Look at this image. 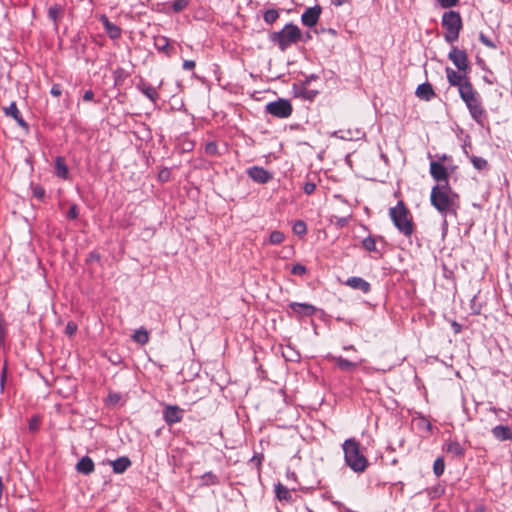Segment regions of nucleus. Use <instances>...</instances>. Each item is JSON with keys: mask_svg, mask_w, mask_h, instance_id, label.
Segmentation results:
<instances>
[{"mask_svg": "<svg viewBox=\"0 0 512 512\" xmlns=\"http://www.w3.org/2000/svg\"><path fill=\"white\" fill-rule=\"evenodd\" d=\"M430 203L444 218L446 224L447 216L457 217L460 209V196L449 184H436L431 189Z\"/></svg>", "mask_w": 512, "mask_h": 512, "instance_id": "nucleus-1", "label": "nucleus"}, {"mask_svg": "<svg viewBox=\"0 0 512 512\" xmlns=\"http://www.w3.org/2000/svg\"><path fill=\"white\" fill-rule=\"evenodd\" d=\"M465 103L471 118L479 125L484 126L488 120L487 111L484 108L482 97L473 85L461 89L459 94Z\"/></svg>", "mask_w": 512, "mask_h": 512, "instance_id": "nucleus-2", "label": "nucleus"}, {"mask_svg": "<svg viewBox=\"0 0 512 512\" xmlns=\"http://www.w3.org/2000/svg\"><path fill=\"white\" fill-rule=\"evenodd\" d=\"M346 465L355 473H362L368 467V460L361 450V444L355 438H349L342 444Z\"/></svg>", "mask_w": 512, "mask_h": 512, "instance_id": "nucleus-3", "label": "nucleus"}, {"mask_svg": "<svg viewBox=\"0 0 512 512\" xmlns=\"http://www.w3.org/2000/svg\"><path fill=\"white\" fill-rule=\"evenodd\" d=\"M389 216L400 233L410 237L414 232V223L410 211L402 200L397 205L389 209Z\"/></svg>", "mask_w": 512, "mask_h": 512, "instance_id": "nucleus-4", "label": "nucleus"}, {"mask_svg": "<svg viewBox=\"0 0 512 512\" xmlns=\"http://www.w3.org/2000/svg\"><path fill=\"white\" fill-rule=\"evenodd\" d=\"M441 25L445 29V41L450 44L456 42L463 27L460 13L454 10L444 12L441 19Z\"/></svg>", "mask_w": 512, "mask_h": 512, "instance_id": "nucleus-5", "label": "nucleus"}, {"mask_svg": "<svg viewBox=\"0 0 512 512\" xmlns=\"http://www.w3.org/2000/svg\"><path fill=\"white\" fill-rule=\"evenodd\" d=\"M301 38V30L298 26L288 23L280 31L270 34V40L276 44L281 51H285L292 44L297 43Z\"/></svg>", "mask_w": 512, "mask_h": 512, "instance_id": "nucleus-6", "label": "nucleus"}, {"mask_svg": "<svg viewBox=\"0 0 512 512\" xmlns=\"http://www.w3.org/2000/svg\"><path fill=\"white\" fill-rule=\"evenodd\" d=\"M265 112L280 119H285L291 116L293 107L288 99L279 98L276 101L269 102L265 106Z\"/></svg>", "mask_w": 512, "mask_h": 512, "instance_id": "nucleus-7", "label": "nucleus"}, {"mask_svg": "<svg viewBox=\"0 0 512 512\" xmlns=\"http://www.w3.org/2000/svg\"><path fill=\"white\" fill-rule=\"evenodd\" d=\"M445 72L448 83L450 86L457 87L459 94L461 93V89H465V87L473 85L467 75V72L455 71L450 67H447Z\"/></svg>", "mask_w": 512, "mask_h": 512, "instance_id": "nucleus-8", "label": "nucleus"}, {"mask_svg": "<svg viewBox=\"0 0 512 512\" xmlns=\"http://www.w3.org/2000/svg\"><path fill=\"white\" fill-rule=\"evenodd\" d=\"M448 59L457 67L459 71L467 72L469 69V61L465 50H461L456 46H452Z\"/></svg>", "mask_w": 512, "mask_h": 512, "instance_id": "nucleus-9", "label": "nucleus"}, {"mask_svg": "<svg viewBox=\"0 0 512 512\" xmlns=\"http://www.w3.org/2000/svg\"><path fill=\"white\" fill-rule=\"evenodd\" d=\"M184 410L177 405H166L163 410V419L169 425H174L182 421Z\"/></svg>", "mask_w": 512, "mask_h": 512, "instance_id": "nucleus-10", "label": "nucleus"}, {"mask_svg": "<svg viewBox=\"0 0 512 512\" xmlns=\"http://www.w3.org/2000/svg\"><path fill=\"white\" fill-rule=\"evenodd\" d=\"M246 172L247 175L258 184H266L273 178L271 172L260 166H252L248 168Z\"/></svg>", "mask_w": 512, "mask_h": 512, "instance_id": "nucleus-11", "label": "nucleus"}, {"mask_svg": "<svg viewBox=\"0 0 512 512\" xmlns=\"http://www.w3.org/2000/svg\"><path fill=\"white\" fill-rule=\"evenodd\" d=\"M430 174L437 184H449L447 168L438 161H431Z\"/></svg>", "mask_w": 512, "mask_h": 512, "instance_id": "nucleus-12", "label": "nucleus"}, {"mask_svg": "<svg viewBox=\"0 0 512 512\" xmlns=\"http://www.w3.org/2000/svg\"><path fill=\"white\" fill-rule=\"evenodd\" d=\"M321 14V7L316 5L314 7L307 8L301 15V21L303 25L307 27H313L317 24Z\"/></svg>", "mask_w": 512, "mask_h": 512, "instance_id": "nucleus-13", "label": "nucleus"}, {"mask_svg": "<svg viewBox=\"0 0 512 512\" xmlns=\"http://www.w3.org/2000/svg\"><path fill=\"white\" fill-rule=\"evenodd\" d=\"M154 47L158 52L164 53L170 57L174 53V48L170 45V40L163 35L154 36Z\"/></svg>", "mask_w": 512, "mask_h": 512, "instance_id": "nucleus-14", "label": "nucleus"}, {"mask_svg": "<svg viewBox=\"0 0 512 512\" xmlns=\"http://www.w3.org/2000/svg\"><path fill=\"white\" fill-rule=\"evenodd\" d=\"M345 285L354 289V290H360L363 293L367 294L371 291V285L368 281L361 277L353 276L349 277L345 281Z\"/></svg>", "mask_w": 512, "mask_h": 512, "instance_id": "nucleus-15", "label": "nucleus"}, {"mask_svg": "<svg viewBox=\"0 0 512 512\" xmlns=\"http://www.w3.org/2000/svg\"><path fill=\"white\" fill-rule=\"evenodd\" d=\"M288 307L292 312L301 316H312L316 312V308L308 303L291 302Z\"/></svg>", "mask_w": 512, "mask_h": 512, "instance_id": "nucleus-16", "label": "nucleus"}, {"mask_svg": "<svg viewBox=\"0 0 512 512\" xmlns=\"http://www.w3.org/2000/svg\"><path fill=\"white\" fill-rule=\"evenodd\" d=\"M100 22L111 39H118L121 36V28L112 23L106 15L100 16Z\"/></svg>", "mask_w": 512, "mask_h": 512, "instance_id": "nucleus-17", "label": "nucleus"}, {"mask_svg": "<svg viewBox=\"0 0 512 512\" xmlns=\"http://www.w3.org/2000/svg\"><path fill=\"white\" fill-rule=\"evenodd\" d=\"M3 111L5 113L6 116H10L12 117L16 122L17 124L20 126V127H23V128H28V124L27 122L23 119L17 105L15 102H12L9 107H5L3 108Z\"/></svg>", "mask_w": 512, "mask_h": 512, "instance_id": "nucleus-18", "label": "nucleus"}, {"mask_svg": "<svg viewBox=\"0 0 512 512\" xmlns=\"http://www.w3.org/2000/svg\"><path fill=\"white\" fill-rule=\"evenodd\" d=\"M328 358L335 363V365L345 372H351L357 368V363L343 358L342 356L328 355Z\"/></svg>", "mask_w": 512, "mask_h": 512, "instance_id": "nucleus-19", "label": "nucleus"}, {"mask_svg": "<svg viewBox=\"0 0 512 512\" xmlns=\"http://www.w3.org/2000/svg\"><path fill=\"white\" fill-rule=\"evenodd\" d=\"M491 433L498 441L512 440V430L507 425H497L492 428Z\"/></svg>", "mask_w": 512, "mask_h": 512, "instance_id": "nucleus-20", "label": "nucleus"}, {"mask_svg": "<svg viewBox=\"0 0 512 512\" xmlns=\"http://www.w3.org/2000/svg\"><path fill=\"white\" fill-rule=\"evenodd\" d=\"M76 470L83 475H90L95 470L93 460L89 456H83L76 464Z\"/></svg>", "mask_w": 512, "mask_h": 512, "instance_id": "nucleus-21", "label": "nucleus"}, {"mask_svg": "<svg viewBox=\"0 0 512 512\" xmlns=\"http://www.w3.org/2000/svg\"><path fill=\"white\" fill-rule=\"evenodd\" d=\"M137 89L144 94L152 102H156L159 98L157 90L144 80L137 84Z\"/></svg>", "mask_w": 512, "mask_h": 512, "instance_id": "nucleus-22", "label": "nucleus"}, {"mask_svg": "<svg viewBox=\"0 0 512 512\" xmlns=\"http://www.w3.org/2000/svg\"><path fill=\"white\" fill-rule=\"evenodd\" d=\"M415 94L419 99L425 100V101H429L435 96L433 87L428 82L420 84L416 88Z\"/></svg>", "mask_w": 512, "mask_h": 512, "instance_id": "nucleus-23", "label": "nucleus"}, {"mask_svg": "<svg viewBox=\"0 0 512 512\" xmlns=\"http://www.w3.org/2000/svg\"><path fill=\"white\" fill-rule=\"evenodd\" d=\"M444 449L455 457H463L465 454V448L457 440H448Z\"/></svg>", "mask_w": 512, "mask_h": 512, "instance_id": "nucleus-24", "label": "nucleus"}, {"mask_svg": "<svg viewBox=\"0 0 512 512\" xmlns=\"http://www.w3.org/2000/svg\"><path fill=\"white\" fill-rule=\"evenodd\" d=\"M55 175L61 179H68L69 170L68 166L65 163V159L61 156L56 157L55 159Z\"/></svg>", "mask_w": 512, "mask_h": 512, "instance_id": "nucleus-25", "label": "nucleus"}, {"mask_svg": "<svg viewBox=\"0 0 512 512\" xmlns=\"http://www.w3.org/2000/svg\"><path fill=\"white\" fill-rule=\"evenodd\" d=\"M111 464L114 473L122 474L131 466V461L128 457L122 456L112 461Z\"/></svg>", "mask_w": 512, "mask_h": 512, "instance_id": "nucleus-26", "label": "nucleus"}, {"mask_svg": "<svg viewBox=\"0 0 512 512\" xmlns=\"http://www.w3.org/2000/svg\"><path fill=\"white\" fill-rule=\"evenodd\" d=\"M200 480H201L200 486L208 487V486H214V485L220 484L219 476L211 471L205 472L203 475H201Z\"/></svg>", "mask_w": 512, "mask_h": 512, "instance_id": "nucleus-27", "label": "nucleus"}, {"mask_svg": "<svg viewBox=\"0 0 512 512\" xmlns=\"http://www.w3.org/2000/svg\"><path fill=\"white\" fill-rule=\"evenodd\" d=\"M465 154L470 159V162L472 163L473 167L479 171L486 170L488 168V162L486 159L475 156V155H469L468 152L465 150Z\"/></svg>", "mask_w": 512, "mask_h": 512, "instance_id": "nucleus-28", "label": "nucleus"}, {"mask_svg": "<svg viewBox=\"0 0 512 512\" xmlns=\"http://www.w3.org/2000/svg\"><path fill=\"white\" fill-rule=\"evenodd\" d=\"M131 337H132L133 341H135L136 343H139L141 345H145L149 341V333L144 328L135 330Z\"/></svg>", "mask_w": 512, "mask_h": 512, "instance_id": "nucleus-29", "label": "nucleus"}, {"mask_svg": "<svg viewBox=\"0 0 512 512\" xmlns=\"http://www.w3.org/2000/svg\"><path fill=\"white\" fill-rule=\"evenodd\" d=\"M63 12V8L60 5H52L48 9V17L53 21L54 25L57 27L58 21L61 18Z\"/></svg>", "mask_w": 512, "mask_h": 512, "instance_id": "nucleus-30", "label": "nucleus"}, {"mask_svg": "<svg viewBox=\"0 0 512 512\" xmlns=\"http://www.w3.org/2000/svg\"><path fill=\"white\" fill-rule=\"evenodd\" d=\"M275 493H276V497L279 500L289 501L292 498V494L289 491V489L287 487H285L284 485H282L281 483H278L277 485H275Z\"/></svg>", "mask_w": 512, "mask_h": 512, "instance_id": "nucleus-31", "label": "nucleus"}, {"mask_svg": "<svg viewBox=\"0 0 512 512\" xmlns=\"http://www.w3.org/2000/svg\"><path fill=\"white\" fill-rule=\"evenodd\" d=\"M362 248L368 252H377L376 239L373 236H368L362 240Z\"/></svg>", "mask_w": 512, "mask_h": 512, "instance_id": "nucleus-32", "label": "nucleus"}, {"mask_svg": "<svg viewBox=\"0 0 512 512\" xmlns=\"http://www.w3.org/2000/svg\"><path fill=\"white\" fill-rule=\"evenodd\" d=\"M278 18H279V12H278V10L273 9V8L266 10L263 14L264 21L269 25L276 22Z\"/></svg>", "mask_w": 512, "mask_h": 512, "instance_id": "nucleus-33", "label": "nucleus"}, {"mask_svg": "<svg viewBox=\"0 0 512 512\" xmlns=\"http://www.w3.org/2000/svg\"><path fill=\"white\" fill-rule=\"evenodd\" d=\"M285 239V235L283 232L274 230L271 232L269 236V243L272 245H278L281 244Z\"/></svg>", "mask_w": 512, "mask_h": 512, "instance_id": "nucleus-34", "label": "nucleus"}, {"mask_svg": "<svg viewBox=\"0 0 512 512\" xmlns=\"http://www.w3.org/2000/svg\"><path fill=\"white\" fill-rule=\"evenodd\" d=\"M445 470V462L442 457H438L433 464V472L437 477L443 475Z\"/></svg>", "mask_w": 512, "mask_h": 512, "instance_id": "nucleus-35", "label": "nucleus"}, {"mask_svg": "<svg viewBox=\"0 0 512 512\" xmlns=\"http://www.w3.org/2000/svg\"><path fill=\"white\" fill-rule=\"evenodd\" d=\"M293 232L296 235L302 236L305 235L307 232V226L306 223L302 220H297L292 227Z\"/></svg>", "mask_w": 512, "mask_h": 512, "instance_id": "nucleus-36", "label": "nucleus"}, {"mask_svg": "<svg viewBox=\"0 0 512 512\" xmlns=\"http://www.w3.org/2000/svg\"><path fill=\"white\" fill-rule=\"evenodd\" d=\"M190 3V0H173L172 10L175 13L183 11Z\"/></svg>", "mask_w": 512, "mask_h": 512, "instance_id": "nucleus-37", "label": "nucleus"}, {"mask_svg": "<svg viewBox=\"0 0 512 512\" xmlns=\"http://www.w3.org/2000/svg\"><path fill=\"white\" fill-rule=\"evenodd\" d=\"M7 336V326L4 318L0 315V347H3L5 344Z\"/></svg>", "mask_w": 512, "mask_h": 512, "instance_id": "nucleus-38", "label": "nucleus"}, {"mask_svg": "<svg viewBox=\"0 0 512 512\" xmlns=\"http://www.w3.org/2000/svg\"><path fill=\"white\" fill-rule=\"evenodd\" d=\"M32 194L33 196L38 199L39 201H43L45 198V189L40 185H35L32 187Z\"/></svg>", "mask_w": 512, "mask_h": 512, "instance_id": "nucleus-39", "label": "nucleus"}, {"mask_svg": "<svg viewBox=\"0 0 512 512\" xmlns=\"http://www.w3.org/2000/svg\"><path fill=\"white\" fill-rule=\"evenodd\" d=\"M318 94V91L316 90H309L306 88V86H304L301 91H300V95L306 99V100H309V101H312L316 95Z\"/></svg>", "mask_w": 512, "mask_h": 512, "instance_id": "nucleus-40", "label": "nucleus"}, {"mask_svg": "<svg viewBox=\"0 0 512 512\" xmlns=\"http://www.w3.org/2000/svg\"><path fill=\"white\" fill-rule=\"evenodd\" d=\"M306 272V267L300 263H296L291 267V274L293 275L303 276L304 274H306Z\"/></svg>", "mask_w": 512, "mask_h": 512, "instance_id": "nucleus-41", "label": "nucleus"}, {"mask_svg": "<svg viewBox=\"0 0 512 512\" xmlns=\"http://www.w3.org/2000/svg\"><path fill=\"white\" fill-rule=\"evenodd\" d=\"M67 219L75 220L79 217V208L77 204H72L66 215Z\"/></svg>", "mask_w": 512, "mask_h": 512, "instance_id": "nucleus-42", "label": "nucleus"}, {"mask_svg": "<svg viewBox=\"0 0 512 512\" xmlns=\"http://www.w3.org/2000/svg\"><path fill=\"white\" fill-rule=\"evenodd\" d=\"M479 40L483 45H485L488 48L495 49L497 47L496 44L484 33L479 34Z\"/></svg>", "mask_w": 512, "mask_h": 512, "instance_id": "nucleus-43", "label": "nucleus"}, {"mask_svg": "<svg viewBox=\"0 0 512 512\" xmlns=\"http://www.w3.org/2000/svg\"><path fill=\"white\" fill-rule=\"evenodd\" d=\"M7 372H8V368H7V364L5 363L1 369V373H0V390L1 392L4 391V388H5V383H6V380H7Z\"/></svg>", "mask_w": 512, "mask_h": 512, "instance_id": "nucleus-44", "label": "nucleus"}, {"mask_svg": "<svg viewBox=\"0 0 512 512\" xmlns=\"http://www.w3.org/2000/svg\"><path fill=\"white\" fill-rule=\"evenodd\" d=\"M77 331V324L73 321H69L67 324H66V327H65V333L68 335V336H73Z\"/></svg>", "mask_w": 512, "mask_h": 512, "instance_id": "nucleus-45", "label": "nucleus"}, {"mask_svg": "<svg viewBox=\"0 0 512 512\" xmlns=\"http://www.w3.org/2000/svg\"><path fill=\"white\" fill-rule=\"evenodd\" d=\"M316 189V184L311 181H307L304 183L303 190L307 195H311L314 193Z\"/></svg>", "mask_w": 512, "mask_h": 512, "instance_id": "nucleus-46", "label": "nucleus"}, {"mask_svg": "<svg viewBox=\"0 0 512 512\" xmlns=\"http://www.w3.org/2000/svg\"><path fill=\"white\" fill-rule=\"evenodd\" d=\"M332 136L343 139V140H352L353 136L351 135L350 131H347L345 134L343 131H335L333 132Z\"/></svg>", "mask_w": 512, "mask_h": 512, "instance_id": "nucleus-47", "label": "nucleus"}, {"mask_svg": "<svg viewBox=\"0 0 512 512\" xmlns=\"http://www.w3.org/2000/svg\"><path fill=\"white\" fill-rule=\"evenodd\" d=\"M442 8H451L459 3V0H437Z\"/></svg>", "mask_w": 512, "mask_h": 512, "instance_id": "nucleus-48", "label": "nucleus"}, {"mask_svg": "<svg viewBox=\"0 0 512 512\" xmlns=\"http://www.w3.org/2000/svg\"><path fill=\"white\" fill-rule=\"evenodd\" d=\"M205 152L209 155L217 154V145L215 142H209L205 146Z\"/></svg>", "mask_w": 512, "mask_h": 512, "instance_id": "nucleus-49", "label": "nucleus"}, {"mask_svg": "<svg viewBox=\"0 0 512 512\" xmlns=\"http://www.w3.org/2000/svg\"><path fill=\"white\" fill-rule=\"evenodd\" d=\"M50 93L54 97H58L62 94V87L60 84H53L50 90Z\"/></svg>", "mask_w": 512, "mask_h": 512, "instance_id": "nucleus-50", "label": "nucleus"}, {"mask_svg": "<svg viewBox=\"0 0 512 512\" xmlns=\"http://www.w3.org/2000/svg\"><path fill=\"white\" fill-rule=\"evenodd\" d=\"M196 66V63L194 60H185L183 62V69L186 70V71H190V70H193Z\"/></svg>", "mask_w": 512, "mask_h": 512, "instance_id": "nucleus-51", "label": "nucleus"}, {"mask_svg": "<svg viewBox=\"0 0 512 512\" xmlns=\"http://www.w3.org/2000/svg\"><path fill=\"white\" fill-rule=\"evenodd\" d=\"M347 223H348V219H347L346 217H337V218H336V221H335V224H336L338 227H340V228H342V227L346 226V225H347Z\"/></svg>", "mask_w": 512, "mask_h": 512, "instance_id": "nucleus-52", "label": "nucleus"}, {"mask_svg": "<svg viewBox=\"0 0 512 512\" xmlns=\"http://www.w3.org/2000/svg\"><path fill=\"white\" fill-rule=\"evenodd\" d=\"M94 99V92L92 90L85 91L83 95L84 101H92Z\"/></svg>", "mask_w": 512, "mask_h": 512, "instance_id": "nucleus-53", "label": "nucleus"}, {"mask_svg": "<svg viewBox=\"0 0 512 512\" xmlns=\"http://www.w3.org/2000/svg\"><path fill=\"white\" fill-rule=\"evenodd\" d=\"M169 175H170V172L168 169H164L162 171H160L159 173V178L162 180V181H167L168 178H169Z\"/></svg>", "mask_w": 512, "mask_h": 512, "instance_id": "nucleus-54", "label": "nucleus"}, {"mask_svg": "<svg viewBox=\"0 0 512 512\" xmlns=\"http://www.w3.org/2000/svg\"><path fill=\"white\" fill-rule=\"evenodd\" d=\"M263 455L262 454H259V455H254L252 458H251V462H256L257 466H261L262 464V460H263Z\"/></svg>", "mask_w": 512, "mask_h": 512, "instance_id": "nucleus-55", "label": "nucleus"}, {"mask_svg": "<svg viewBox=\"0 0 512 512\" xmlns=\"http://www.w3.org/2000/svg\"><path fill=\"white\" fill-rule=\"evenodd\" d=\"M316 79H318V75H316V74H310L309 76H307V77H306V79H305V81H304V83H303V84L306 86V85H308L310 82H312V81H314V80H316Z\"/></svg>", "mask_w": 512, "mask_h": 512, "instance_id": "nucleus-56", "label": "nucleus"}, {"mask_svg": "<svg viewBox=\"0 0 512 512\" xmlns=\"http://www.w3.org/2000/svg\"><path fill=\"white\" fill-rule=\"evenodd\" d=\"M39 421L37 419H32L29 423L30 430H36L38 428Z\"/></svg>", "mask_w": 512, "mask_h": 512, "instance_id": "nucleus-57", "label": "nucleus"}, {"mask_svg": "<svg viewBox=\"0 0 512 512\" xmlns=\"http://www.w3.org/2000/svg\"><path fill=\"white\" fill-rule=\"evenodd\" d=\"M109 399L112 401V402H117L119 399H120V396L118 394H110L109 395Z\"/></svg>", "mask_w": 512, "mask_h": 512, "instance_id": "nucleus-58", "label": "nucleus"}, {"mask_svg": "<svg viewBox=\"0 0 512 512\" xmlns=\"http://www.w3.org/2000/svg\"><path fill=\"white\" fill-rule=\"evenodd\" d=\"M347 0H331V2L336 5V6H340L342 4H344Z\"/></svg>", "mask_w": 512, "mask_h": 512, "instance_id": "nucleus-59", "label": "nucleus"}, {"mask_svg": "<svg viewBox=\"0 0 512 512\" xmlns=\"http://www.w3.org/2000/svg\"><path fill=\"white\" fill-rule=\"evenodd\" d=\"M343 349H344V350H353V351H355V350H356V349H355V347H354V345L344 346V347H343Z\"/></svg>", "mask_w": 512, "mask_h": 512, "instance_id": "nucleus-60", "label": "nucleus"}, {"mask_svg": "<svg viewBox=\"0 0 512 512\" xmlns=\"http://www.w3.org/2000/svg\"><path fill=\"white\" fill-rule=\"evenodd\" d=\"M453 327L455 328V332H459L460 331V325L456 322L453 323Z\"/></svg>", "mask_w": 512, "mask_h": 512, "instance_id": "nucleus-61", "label": "nucleus"}, {"mask_svg": "<svg viewBox=\"0 0 512 512\" xmlns=\"http://www.w3.org/2000/svg\"><path fill=\"white\" fill-rule=\"evenodd\" d=\"M91 258H92V259H97V260H98V259H99V256H98V255L91 254Z\"/></svg>", "mask_w": 512, "mask_h": 512, "instance_id": "nucleus-62", "label": "nucleus"}, {"mask_svg": "<svg viewBox=\"0 0 512 512\" xmlns=\"http://www.w3.org/2000/svg\"><path fill=\"white\" fill-rule=\"evenodd\" d=\"M307 512H314L312 509L306 507Z\"/></svg>", "mask_w": 512, "mask_h": 512, "instance_id": "nucleus-63", "label": "nucleus"}, {"mask_svg": "<svg viewBox=\"0 0 512 512\" xmlns=\"http://www.w3.org/2000/svg\"><path fill=\"white\" fill-rule=\"evenodd\" d=\"M330 33L335 34V30L330 29Z\"/></svg>", "mask_w": 512, "mask_h": 512, "instance_id": "nucleus-64", "label": "nucleus"}]
</instances>
